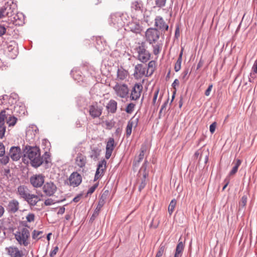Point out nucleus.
Returning <instances> with one entry per match:
<instances>
[{"mask_svg": "<svg viewBox=\"0 0 257 257\" xmlns=\"http://www.w3.org/2000/svg\"><path fill=\"white\" fill-rule=\"evenodd\" d=\"M25 156H27L31 162L32 165L35 167L40 166L43 163L42 159L40 156L39 149L36 147H26Z\"/></svg>", "mask_w": 257, "mask_h": 257, "instance_id": "obj_1", "label": "nucleus"}, {"mask_svg": "<svg viewBox=\"0 0 257 257\" xmlns=\"http://www.w3.org/2000/svg\"><path fill=\"white\" fill-rule=\"evenodd\" d=\"M127 18H128V17L126 14L116 13L110 16L109 23L111 26L116 29L119 30L122 28L125 24L127 23Z\"/></svg>", "mask_w": 257, "mask_h": 257, "instance_id": "obj_2", "label": "nucleus"}, {"mask_svg": "<svg viewBox=\"0 0 257 257\" xmlns=\"http://www.w3.org/2000/svg\"><path fill=\"white\" fill-rule=\"evenodd\" d=\"M136 51L138 59L142 63H146L150 59L151 53L147 50L145 42L139 43L136 48Z\"/></svg>", "mask_w": 257, "mask_h": 257, "instance_id": "obj_3", "label": "nucleus"}, {"mask_svg": "<svg viewBox=\"0 0 257 257\" xmlns=\"http://www.w3.org/2000/svg\"><path fill=\"white\" fill-rule=\"evenodd\" d=\"M14 234L15 239L20 245L27 246L29 244L30 232L27 228L19 229Z\"/></svg>", "mask_w": 257, "mask_h": 257, "instance_id": "obj_4", "label": "nucleus"}, {"mask_svg": "<svg viewBox=\"0 0 257 257\" xmlns=\"http://www.w3.org/2000/svg\"><path fill=\"white\" fill-rule=\"evenodd\" d=\"M160 32L156 28H150L145 33V39L150 44H156L160 38Z\"/></svg>", "mask_w": 257, "mask_h": 257, "instance_id": "obj_5", "label": "nucleus"}, {"mask_svg": "<svg viewBox=\"0 0 257 257\" xmlns=\"http://www.w3.org/2000/svg\"><path fill=\"white\" fill-rule=\"evenodd\" d=\"M113 89L117 96L121 98H124L127 96L128 88L126 84L116 83L113 86Z\"/></svg>", "mask_w": 257, "mask_h": 257, "instance_id": "obj_6", "label": "nucleus"}, {"mask_svg": "<svg viewBox=\"0 0 257 257\" xmlns=\"http://www.w3.org/2000/svg\"><path fill=\"white\" fill-rule=\"evenodd\" d=\"M45 177L42 174H35L30 178L31 184L35 188L41 187L44 184Z\"/></svg>", "mask_w": 257, "mask_h": 257, "instance_id": "obj_7", "label": "nucleus"}, {"mask_svg": "<svg viewBox=\"0 0 257 257\" xmlns=\"http://www.w3.org/2000/svg\"><path fill=\"white\" fill-rule=\"evenodd\" d=\"M143 85L140 83H136L133 86L130 95L131 100H136L140 97L143 90Z\"/></svg>", "mask_w": 257, "mask_h": 257, "instance_id": "obj_8", "label": "nucleus"}, {"mask_svg": "<svg viewBox=\"0 0 257 257\" xmlns=\"http://www.w3.org/2000/svg\"><path fill=\"white\" fill-rule=\"evenodd\" d=\"M57 190V187L51 181L46 182L43 186V192L48 196H53Z\"/></svg>", "mask_w": 257, "mask_h": 257, "instance_id": "obj_9", "label": "nucleus"}, {"mask_svg": "<svg viewBox=\"0 0 257 257\" xmlns=\"http://www.w3.org/2000/svg\"><path fill=\"white\" fill-rule=\"evenodd\" d=\"M127 27L128 30L136 34H140L143 31V27L137 19H133L127 23Z\"/></svg>", "mask_w": 257, "mask_h": 257, "instance_id": "obj_10", "label": "nucleus"}, {"mask_svg": "<svg viewBox=\"0 0 257 257\" xmlns=\"http://www.w3.org/2000/svg\"><path fill=\"white\" fill-rule=\"evenodd\" d=\"M106 162L104 160L99 162L95 173L94 180H98L103 175L104 172L106 169Z\"/></svg>", "mask_w": 257, "mask_h": 257, "instance_id": "obj_11", "label": "nucleus"}, {"mask_svg": "<svg viewBox=\"0 0 257 257\" xmlns=\"http://www.w3.org/2000/svg\"><path fill=\"white\" fill-rule=\"evenodd\" d=\"M21 150L19 147H12L10 150L9 156L14 161L19 160L21 157Z\"/></svg>", "mask_w": 257, "mask_h": 257, "instance_id": "obj_12", "label": "nucleus"}, {"mask_svg": "<svg viewBox=\"0 0 257 257\" xmlns=\"http://www.w3.org/2000/svg\"><path fill=\"white\" fill-rule=\"evenodd\" d=\"M6 117V110H3L0 112V139H2L6 132V125L5 120Z\"/></svg>", "mask_w": 257, "mask_h": 257, "instance_id": "obj_13", "label": "nucleus"}, {"mask_svg": "<svg viewBox=\"0 0 257 257\" xmlns=\"http://www.w3.org/2000/svg\"><path fill=\"white\" fill-rule=\"evenodd\" d=\"M146 68L143 67V65L138 64L135 66L134 76L136 79H140L144 76H146Z\"/></svg>", "mask_w": 257, "mask_h": 257, "instance_id": "obj_14", "label": "nucleus"}, {"mask_svg": "<svg viewBox=\"0 0 257 257\" xmlns=\"http://www.w3.org/2000/svg\"><path fill=\"white\" fill-rule=\"evenodd\" d=\"M7 254L11 257H22V252L17 247L11 246L6 248Z\"/></svg>", "mask_w": 257, "mask_h": 257, "instance_id": "obj_15", "label": "nucleus"}, {"mask_svg": "<svg viewBox=\"0 0 257 257\" xmlns=\"http://www.w3.org/2000/svg\"><path fill=\"white\" fill-rule=\"evenodd\" d=\"M155 26L162 31H166L168 29V25L165 23L162 17L157 16L155 18Z\"/></svg>", "mask_w": 257, "mask_h": 257, "instance_id": "obj_16", "label": "nucleus"}, {"mask_svg": "<svg viewBox=\"0 0 257 257\" xmlns=\"http://www.w3.org/2000/svg\"><path fill=\"white\" fill-rule=\"evenodd\" d=\"M81 181V176L77 172H73L69 177L70 184L73 187L78 186Z\"/></svg>", "mask_w": 257, "mask_h": 257, "instance_id": "obj_17", "label": "nucleus"}, {"mask_svg": "<svg viewBox=\"0 0 257 257\" xmlns=\"http://www.w3.org/2000/svg\"><path fill=\"white\" fill-rule=\"evenodd\" d=\"M89 112L92 117H98L102 113V109L97 104H92L89 106Z\"/></svg>", "mask_w": 257, "mask_h": 257, "instance_id": "obj_18", "label": "nucleus"}, {"mask_svg": "<svg viewBox=\"0 0 257 257\" xmlns=\"http://www.w3.org/2000/svg\"><path fill=\"white\" fill-rule=\"evenodd\" d=\"M17 194L19 196L20 198H22L24 200L29 197L30 194L29 189L25 186H20L17 188L16 192Z\"/></svg>", "mask_w": 257, "mask_h": 257, "instance_id": "obj_19", "label": "nucleus"}, {"mask_svg": "<svg viewBox=\"0 0 257 257\" xmlns=\"http://www.w3.org/2000/svg\"><path fill=\"white\" fill-rule=\"evenodd\" d=\"M8 51L10 53V56L15 58L18 53L17 44L15 41H11L8 44Z\"/></svg>", "mask_w": 257, "mask_h": 257, "instance_id": "obj_20", "label": "nucleus"}, {"mask_svg": "<svg viewBox=\"0 0 257 257\" xmlns=\"http://www.w3.org/2000/svg\"><path fill=\"white\" fill-rule=\"evenodd\" d=\"M114 147V141L112 138H110L107 143L106 146L105 158L108 159L111 156Z\"/></svg>", "mask_w": 257, "mask_h": 257, "instance_id": "obj_21", "label": "nucleus"}, {"mask_svg": "<svg viewBox=\"0 0 257 257\" xmlns=\"http://www.w3.org/2000/svg\"><path fill=\"white\" fill-rule=\"evenodd\" d=\"M19 208V203L15 199L11 200L8 205L7 209L12 213L16 212Z\"/></svg>", "mask_w": 257, "mask_h": 257, "instance_id": "obj_22", "label": "nucleus"}, {"mask_svg": "<svg viewBox=\"0 0 257 257\" xmlns=\"http://www.w3.org/2000/svg\"><path fill=\"white\" fill-rule=\"evenodd\" d=\"M12 13V11L10 6L8 4H6L0 9V19L6 16H11Z\"/></svg>", "mask_w": 257, "mask_h": 257, "instance_id": "obj_23", "label": "nucleus"}, {"mask_svg": "<svg viewBox=\"0 0 257 257\" xmlns=\"http://www.w3.org/2000/svg\"><path fill=\"white\" fill-rule=\"evenodd\" d=\"M128 76L127 71L122 67L118 68L117 71V80H126Z\"/></svg>", "mask_w": 257, "mask_h": 257, "instance_id": "obj_24", "label": "nucleus"}, {"mask_svg": "<svg viewBox=\"0 0 257 257\" xmlns=\"http://www.w3.org/2000/svg\"><path fill=\"white\" fill-rule=\"evenodd\" d=\"M40 197L35 194H31L29 195V197H27V198L25 200L30 206H35L36 204L40 201Z\"/></svg>", "mask_w": 257, "mask_h": 257, "instance_id": "obj_25", "label": "nucleus"}, {"mask_svg": "<svg viewBox=\"0 0 257 257\" xmlns=\"http://www.w3.org/2000/svg\"><path fill=\"white\" fill-rule=\"evenodd\" d=\"M75 163L80 168L84 167L86 163V157L81 154H78L75 159Z\"/></svg>", "mask_w": 257, "mask_h": 257, "instance_id": "obj_26", "label": "nucleus"}, {"mask_svg": "<svg viewBox=\"0 0 257 257\" xmlns=\"http://www.w3.org/2000/svg\"><path fill=\"white\" fill-rule=\"evenodd\" d=\"M137 123V119L135 120L131 119L130 121H128L126 128V134L127 137H129L131 135L133 127L134 125L136 126Z\"/></svg>", "mask_w": 257, "mask_h": 257, "instance_id": "obj_27", "label": "nucleus"}, {"mask_svg": "<svg viewBox=\"0 0 257 257\" xmlns=\"http://www.w3.org/2000/svg\"><path fill=\"white\" fill-rule=\"evenodd\" d=\"M6 110V118H7V123L9 125V126H13L16 123L17 121V118L14 116H11L10 114H8V113L7 112V111L9 110L8 108H7Z\"/></svg>", "mask_w": 257, "mask_h": 257, "instance_id": "obj_28", "label": "nucleus"}, {"mask_svg": "<svg viewBox=\"0 0 257 257\" xmlns=\"http://www.w3.org/2000/svg\"><path fill=\"white\" fill-rule=\"evenodd\" d=\"M143 4L141 2H135L132 3V11L133 12L142 13Z\"/></svg>", "mask_w": 257, "mask_h": 257, "instance_id": "obj_29", "label": "nucleus"}, {"mask_svg": "<svg viewBox=\"0 0 257 257\" xmlns=\"http://www.w3.org/2000/svg\"><path fill=\"white\" fill-rule=\"evenodd\" d=\"M106 108L108 111L111 113H114L117 109V102L114 100H110L108 103Z\"/></svg>", "mask_w": 257, "mask_h": 257, "instance_id": "obj_30", "label": "nucleus"}, {"mask_svg": "<svg viewBox=\"0 0 257 257\" xmlns=\"http://www.w3.org/2000/svg\"><path fill=\"white\" fill-rule=\"evenodd\" d=\"M184 248V243L182 241L179 242L177 245L174 257H181Z\"/></svg>", "mask_w": 257, "mask_h": 257, "instance_id": "obj_31", "label": "nucleus"}, {"mask_svg": "<svg viewBox=\"0 0 257 257\" xmlns=\"http://www.w3.org/2000/svg\"><path fill=\"white\" fill-rule=\"evenodd\" d=\"M156 63L154 61L149 62L148 66V70L146 71V76H151L155 69Z\"/></svg>", "mask_w": 257, "mask_h": 257, "instance_id": "obj_32", "label": "nucleus"}, {"mask_svg": "<svg viewBox=\"0 0 257 257\" xmlns=\"http://www.w3.org/2000/svg\"><path fill=\"white\" fill-rule=\"evenodd\" d=\"M146 151V148L145 146H142L141 149V152L138 156V157L135 159V165H137L139 164V163L142 161L144 157V153Z\"/></svg>", "mask_w": 257, "mask_h": 257, "instance_id": "obj_33", "label": "nucleus"}, {"mask_svg": "<svg viewBox=\"0 0 257 257\" xmlns=\"http://www.w3.org/2000/svg\"><path fill=\"white\" fill-rule=\"evenodd\" d=\"M241 161L239 159H237L235 162H233L232 164H233L234 166L229 173L230 176L233 175L237 172L238 167L241 165Z\"/></svg>", "mask_w": 257, "mask_h": 257, "instance_id": "obj_34", "label": "nucleus"}, {"mask_svg": "<svg viewBox=\"0 0 257 257\" xmlns=\"http://www.w3.org/2000/svg\"><path fill=\"white\" fill-rule=\"evenodd\" d=\"M153 47V53L155 55H158L161 52L162 49V44L158 42L156 44H151Z\"/></svg>", "mask_w": 257, "mask_h": 257, "instance_id": "obj_35", "label": "nucleus"}, {"mask_svg": "<svg viewBox=\"0 0 257 257\" xmlns=\"http://www.w3.org/2000/svg\"><path fill=\"white\" fill-rule=\"evenodd\" d=\"M182 54H183V52L182 51L180 53V54H179L178 60L175 65L174 69L176 72H178L181 69Z\"/></svg>", "mask_w": 257, "mask_h": 257, "instance_id": "obj_36", "label": "nucleus"}, {"mask_svg": "<svg viewBox=\"0 0 257 257\" xmlns=\"http://www.w3.org/2000/svg\"><path fill=\"white\" fill-rule=\"evenodd\" d=\"M176 205V201L175 199H173L170 203V204L168 207V212L171 215L173 212L174 210L175 207Z\"/></svg>", "mask_w": 257, "mask_h": 257, "instance_id": "obj_37", "label": "nucleus"}, {"mask_svg": "<svg viewBox=\"0 0 257 257\" xmlns=\"http://www.w3.org/2000/svg\"><path fill=\"white\" fill-rule=\"evenodd\" d=\"M103 204H104V200H99L98 204L94 210V212L93 213V215L95 214L98 215L99 212L100 210H101V208L103 206Z\"/></svg>", "mask_w": 257, "mask_h": 257, "instance_id": "obj_38", "label": "nucleus"}, {"mask_svg": "<svg viewBox=\"0 0 257 257\" xmlns=\"http://www.w3.org/2000/svg\"><path fill=\"white\" fill-rule=\"evenodd\" d=\"M1 158H0V162L3 165L7 164L10 160V156L8 155H3L2 156H0Z\"/></svg>", "mask_w": 257, "mask_h": 257, "instance_id": "obj_39", "label": "nucleus"}, {"mask_svg": "<svg viewBox=\"0 0 257 257\" xmlns=\"http://www.w3.org/2000/svg\"><path fill=\"white\" fill-rule=\"evenodd\" d=\"M135 106V104L133 103H129L125 108V111L128 113H132L134 110Z\"/></svg>", "mask_w": 257, "mask_h": 257, "instance_id": "obj_40", "label": "nucleus"}, {"mask_svg": "<svg viewBox=\"0 0 257 257\" xmlns=\"http://www.w3.org/2000/svg\"><path fill=\"white\" fill-rule=\"evenodd\" d=\"M147 176V174L146 173H145L143 175V179L142 180V182L139 187V190L140 191H141L146 186V178Z\"/></svg>", "mask_w": 257, "mask_h": 257, "instance_id": "obj_41", "label": "nucleus"}, {"mask_svg": "<svg viewBox=\"0 0 257 257\" xmlns=\"http://www.w3.org/2000/svg\"><path fill=\"white\" fill-rule=\"evenodd\" d=\"M14 111L19 113H25V109L24 106H19L18 105L15 106Z\"/></svg>", "mask_w": 257, "mask_h": 257, "instance_id": "obj_42", "label": "nucleus"}, {"mask_svg": "<svg viewBox=\"0 0 257 257\" xmlns=\"http://www.w3.org/2000/svg\"><path fill=\"white\" fill-rule=\"evenodd\" d=\"M254 74H257V59L254 61V64L252 67L250 76L253 78V75Z\"/></svg>", "mask_w": 257, "mask_h": 257, "instance_id": "obj_43", "label": "nucleus"}, {"mask_svg": "<svg viewBox=\"0 0 257 257\" xmlns=\"http://www.w3.org/2000/svg\"><path fill=\"white\" fill-rule=\"evenodd\" d=\"M42 231L34 230L33 232L32 237L34 239H38L40 238L39 235L42 233Z\"/></svg>", "mask_w": 257, "mask_h": 257, "instance_id": "obj_44", "label": "nucleus"}, {"mask_svg": "<svg viewBox=\"0 0 257 257\" xmlns=\"http://www.w3.org/2000/svg\"><path fill=\"white\" fill-rule=\"evenodd\" d=\"M35 216L33 213H29L26 216L27 221L28 222L34 221Z\"/></svg>", "mask_w": 257, "mask_h": 257, "instance_id": "obj_45", "label": "nucleus"}, {"mask_svg": "<svg viewBox=\"0 0 257 257\" xmlns=\"http://www.w3.org/2000/svg\"><path fill=\"white\" fill-rule=\"evenodd\" d=\"M8 27H6L3 25H0V36L4 35L6 33Z\"/></svg>", "mask_w": 257, "mask_h": 257, "instance_id": "obj_46", "label": "nucleus"}, {"mask_svg": "<svg viewBox=\"0 0 257 257\" xmlns=\"http://www.w3.org/2000/svg\"><path fill=\"white\" fill-rule=\"evenodd\" d=\"M164 250L165 246L164 245H161L159 247V250L157 253L156 256L158 257H161L164 252Z\"/></svg>", "mask_w": 257, "mask_h": 257, "instance_id": "obj_47", "label": "nucleus"}, {"mask_svg": "<svg viewBox=\"0 0 257 257\" xmlns=\"http://www.w3.org/2000/svg\"><path fill=\"white\" fill-rule=\"evenodd\" d=\"M166 0H156V5L160 8L163 7L165 5Z\"/></svg>", "mask_w": 257, "mask_h": 257, "instance_id": "obj_48", "label": "nucleus"}, {"mask_svg": "<svg viewBox=\"0 0 257 257\" xmlns=\"http://www.w3.org/2000/svg\"><path fill=\"white\" fill-rule=\"evenodd\" d=\"M58 249H59V248L57 246L54 247L53 248L52 250L50 252V254H49L50 256L51 257H54L56 255L57 252H58Z\"/></svg>", "mask_w": 257, "mask_h": 257, "instance_id": "obj_49", "label": "nucleus"}, {"mask_svg": "<svg viewBox=\"0 0 257 257\" xmlns=\"http://www.w3.org/2000/svg\"><path fill=\"white\" fill-rule=\"evenodd\" d=\"M99 155V151L97 150H93L92 151V154L91 155V157L93 158H97V157Z\"/></svg>", "mask_w": 257, "mask_h": 257, "instance_id": "obj_50", "label": "nucleus"}, {"mask_svg": "<svg viewBox=\"0 0 257 257\" xmlns=\"http://www.w3.org/2000/svg\"><path fill=\"white\" fill-rule=\"evenodd\" d=\"M54 203H55L54 200L51 198H48V199L45 200V201L44 202V204L46 206H50L52 204H54Z\"/></svg>", "mask_w": 257, "mask_h": 257, "instance_id": "obj_51", "label": "nucleus"}, {"mask_svg": "<svg viewBox=\"0 0 257 257\" xmlns=\"http://www.w3.org/2000/svg\"><path fill=\"white\" fill-rule=\"evenodd\" d=\"M98 186V185L95 184H94V185H93L92 186H91L88 190L87 191V194H91L92 193H93L94 192V191H95V190L96 189V188Z\"/></svg>", "mask_w": 257, "mask_h": 257, "instance_id": "obj_52", "label": "nucleus"}, {"mask_svg": "<svg viewBox=\"0 0 257 257\" xmlns=\"http://www.w3.org/2000/svg\"><path fill=\"white\" fill-rule=\"evenodd\" d=\"M216 127V122H213L209 127V131L211 134H213L215 132V128Z\"/></svg>", "mask_w": 257, "mask_h": 257, "instance_id": "obj_53", "label": "nucleus"}, {"mask_svg": "<svg viewBox=\"0 0 257 257\" xmlns=\"http://www.w3.org/2000/svg\"><path fill=\"white\" fill-rule=\"evenodd\" d=\"M5 154V147L3 143H0V156Z\"/></svg>", "mask_w": 257, "mask_h": 257, "instance_id": "obj_54", "label": "nucleus"}, {"mask_svg": "<svg viewBox=\"0 0 257 257\" xmlns=\"http://www.w3.org/2000/svg\"><path fill=\"white\" fill-rule=\"evenodd\" d=\"M212 87H213L212 84L209 85V86H208V88L206 89V90L205 91V94L206 96H209L210 95V92L212 90Z\"/></svg>", "mask_w": 257, "mask_h": 257, "instance_id": "obj_55", "label": "nucleus"}, {"mask_svg": "<svg viewBox=\"0 0 257 257\" xmlns=\"http://www.w3.org/2000/svg\"><path fill=\"white\" fill-rule=\"evenodd\" d=\"M179 80L177 79H176L172 83V86L174 89H176V86L179 85Z\"/></svg>", "mask_w": 257, "mask_h": 257, "instance_id": "obj_56", "label": "nucleus"}, {"mask_svg": "<svg viewBox=\"0 0 257 257\" xmlns=\"http://www.w3.org/2000/svg\"><path fill=\"white\" fill-rule=\"evenodd\" d=\"M65 209L64 207H60L58 211V214H63L65 212Z\"/></svg>", "mask_w": 257, "mask_h": 257, "instance_id": "obj_57", "label": "nucleus"}, {"mask_svg": "<svg viewBox=\"0 0 257 257\" xmlns=\"http://www.w3.org/2000/svg\"><path fill=\"white\" fill-rule=\"evenodd\" d=\"M246 197L245 196H243L241 198V204L243 206L246 204Z\"/></svg>", "mask_w": 257, "mask_h": 257, "instance_id": "obj_58", "label": "nucleus"}, {"mask_svg": "<svg viewBox=\"0 0 257 257\" xmlns=\"http://www.w3.org/2000/svg\"><path fill=\"white\" fill-rule=\"evenodd\" d=\"M5 97H7L8 96L6 95V96H0V105H1L3 104H4V100H5Z\"/></svg>", "mask_w": 257, "mask_h": 257, "instance_id": "obj_59", "label": "nucleus"}, {"mask_svg": "<svg viewBox=\"0 0 257 257\" xmlns=\"http://www.w3.org/2000/svg\"><path fill=\"white\" fill-rule=\"evenodd\" d=\"M168 101H166L161 106V109L160 110V113H161L162 111L165 109L167 105Z\"/></svg>", "mask_w": 257, "mask_h": 257, "instance_id": "obj_60", "label": "nucleus"}, {"mask_svg": "<svg viewBox=\"0 0 257 257\" xmlns=\"http://www.w3.org/2000/svg\"><path fill=\"white\" fill-rule=\"evenodd\" d=\"M158 91H156L155 94H154V97H153V103H155L156 100H157V97H158Z\"/></svg>", "mask_w": 257, "mask_h": 257, "instance_id": "obj_61", "label": "nucleus"}, {"mask_svg": "<svg viewBox=\"0 0 257 257\" xmlns=\"http://www.w3.org/2000/svg\"><path fill=\"white\" fill-rule=\"evenodd\" d=\"M5 212L4 207L0 205V217H1Z\"/></svg>", "mask_w": 257, "mask_h": 257, "instance_id": "obj_62", "label": "nucleus"}, {"mask_svg": "<svg viewBox=\"0 0 257 257\" xmlns=\"http://www.w3.org/2000/svg\"><path fill=\"white\" fill-rule=\"evenodd\" d=\"M225 182H226L225 183V184L224 185V186H223V188H222V190H224L226 187L227 186L228 183H229V181L227 180V179H225Z\"/></svg>", "mask_w": 257, "mask_h": 257, "instance_id": "obj_63", "label": "nucleus"}, {"mask_svg": "<svg viewBox=\"0 0 257 257\" xmlns=\"http://www.w3.org/2000/svg\"><path fill=\"white\" fill-rule=\"evenodd\" d=\"M79 199H80V197L77 196V197H75V198H74L73 200L75 202H77L79 201Z\"/></svg>", "mask_w": 257, "mask_h": 257, "instance_id": "obj_64", "label": "nucleus"}]
</instances>
